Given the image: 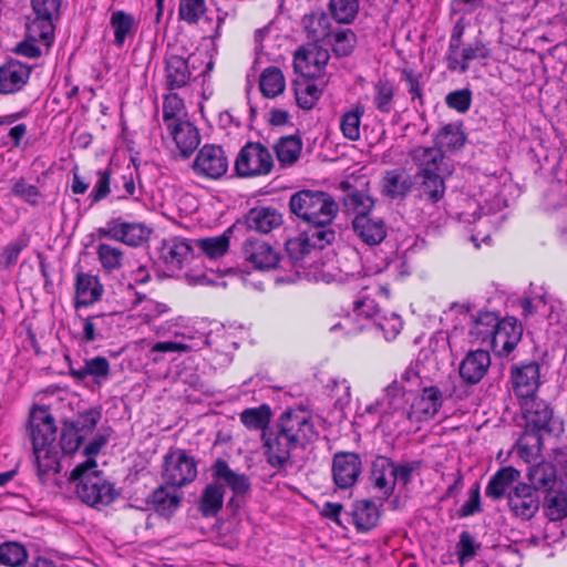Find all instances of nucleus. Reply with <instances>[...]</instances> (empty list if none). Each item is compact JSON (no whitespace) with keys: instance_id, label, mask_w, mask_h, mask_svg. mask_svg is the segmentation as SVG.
<instances>
[{"instance_id":"f257e3e1","label":"nucleus","mask_w":567,"mask_h":567,"mask_svg":"<svg viewBox=\"0 0 567 567\" xmlns=\"http://www.w3.org/2000/svg\"><path fill=\"white\" fill-rule=\"evenodd\" d=\"M316 436L309 413L288 410L281 414L275 427L262 432L267 463L277 470L292 464V452Z\"/></svg>"},{"instance_id":"f03ea898","label":"nucleus","mask_w":567,"mask_h":567,"mask_svg":"<svg viewBox=\"0 0 567 567\" xmlns=\"http://www.w3.org/2000/svg\"><path fill=\"white\" fill-rule=\"evenodd\" d=\"M96 467L95 460H85L73 468L70 478L76 482V494L80 499L100 509L113 503L117 493Z\"/></svg>"},{"instance_id":"7ed1b4c3","label":"nucleus","mask_w":567,"mask_h":567,"mask_svg":"<svg viewBox=\"0 0 567 567\" xmlns=\"http://www.w3.org/2000/svg\"><path fill=\"white\" fill-rule=\"evenodd\" d=\"M290 212L311 226H328L339 210L333 197L319 190H300L289 199Z\"/></svg>"},{"instance_id":"20e7f679","label":"nucleus","mask_w":567,"mask_h":567,"mask_svg":"<svg viewBox=\"0 0 567 567\" xmlns=\"http://www.w3.org/2000/svg\"><path fill=\"white\" fill-rule=\"evenodd\" d=\"M519 406L524 430L547 439H558L565 432L564 421L546 401L529 396L520 401Z\"/></svg>"},{"instance_id":"39448f33","label":"nucleus","mask_w":567,"mask_h":567,"mask_svg":"<svg viewBox=\"0 0 567 567\" xmlns=\"http://www.w3.org/2000/svg\"><path fill=\"white\" fill-rule=\"evenodd\" d=\"M377 297L389 299V288L371 277L363 278L361 290L353 301L352 317L357 322L364 323L365 329H370L374 319L380 316Z\"/></svg>"},{"instance_id":"423d86ee","label":"nucleus","mask_w":567,"mask_h":567,"mask_svg":"<svg viewBox=\"0 0 567 567\" xmlns=\"http://www.w3.org/2000/svg\"><path fill=\"white\" fill-rule=\"evenodd\" d=\"M62 0H31L32 16L29 17L28 31L33 40H43L51 44L54 38V21L59 18Z\"/></svg>"},{"instance_id":"0eeeda50","label":"nucleus","mask_w":567,"mask_h":567,"mask_svg":"<svg viewBox=\"0 0 567 567\" xmlns=\"http://www.w3.org/2000/svg\"><path fill=\"white\" fill-rule=\"evenodd\" d=\"M274 166V159L260 143H248L239 152L235 168L239 176L251 177L267 175Z\"/></svg>"},{"instance_id":"6e6552de","label":"nucleus","mask_w":567,"mask_h":567,"mask_svg":"<svg viewBox=\"0 0 567 567\" xmlns=\"http://www.w3.org/2000/svg\"><path fill=\"white\" fill-rule=\"evenodd\" d=\"M452 392L447 389L440 390L436 385L424 386L421 394L416 396L409 409L402 411L412 422H422L433 419L441 410L446 396Z\"/></svg>"},{"instance_id":"1a4fd4ad","label":"nucleus","mask_w":567,"mask_h":567,"mask_svg":"<svg viewBox=\"0 0 567 567\" xmlns=\"http://www.w3.org/2000/svg\"><path fill=\"white\" fill-rule=\"evenodd\" d=\"M100 237L121 241L131 247H137L147 241L151 230L142 223L125 221L122 218H112L104 227L97 229Z\"/></svg>"},{"instance_id":"9d476101","label":"nucleus","mask_w":567,"mask_h":567,"mask_svg":"<svg viewBox=\"0 0 567 567\" xmlns=\"http://www.w3.org/2000/svg\"><path fill=\"white\" fill-rule=\"evenodd\" d=\"M196 475V462L184 451L176 450L165 456L163 478L166 484L181 487L193 482Z\"/></svg>"},{"instance_id":"9b49d317","label":"nucleus","mask_w":567,"mask_h":567,"mask_svg":"<svg viewBox=\"0 0 567 567\" xmlns=\"http://www.w3.org/2000/svg\"><path fill=\"white\" fill-rule=\"evenodd\" d=\"M183 322L184 319L182 317L167 320L165 323L161 324L155 332L156 334L173 333L178 339L177 341L184 342H190L192 340L202 338L205 341V347H212L221 353H227L229 351L230 344L226 343L227 338L224 329H218L214 332L212 331L208 334L192 331L190 329L181 331L177 328L182 327Z\"/></svg>"},{"instance_id":"f8f14e48","label":"nucleus","mask_w":567,"mask_h":567,"mask_svg":"<svg viewBox=\"0 0 567 567\" xmlns=\"http://www.w3.org/2000/svg\"><path fill=\"white\" fill-rule=\"evenodd\" d=\"M522 336V323L514 317H507L498 320L487 342L496 355L506 357L516 348Z\"/></svg>"},{"instance_id":"ddd939ff","label":"nucleus","mask_w":567,"mask_h":567,"mask_svg":"<svg viewBox=\"0 0 567 567\" xmlns=\"http://www.w3.org/2000/svg\"><path fill=\"white\" fill-rule=\"evenodd\" d=\"M489 56V49L481 41L475 40L470 43H460L455 47H449L445 53V61L450 71H456L464 74L468 71L470 63L474 60H484Z\"/></svg>"},{"instance_id":"4468645a","label":"nucleus","mask_w":567,"mask_h":567,"mask_svg":"<svg viewBox=\"0 0 567 567\" xmlns=\"http://www.w3.org/2000/svg\"><path fill=\"white\" fill-rule=\"evenodd\" d=\"M241 252L247 266L256 270L274 269L280 260L279 252L260 238H247L243 244Z\"/></svg>"},{"instance_id":"2eb2a0df","label":"nucleus","mask_w":567,"mask_h":567,"mask_svg":"<svg viewBox=\"0 0 567 567\" xmlns=\"http://www.w3.org/2000/svg\"><path fill=\"white\" fill-rule=\"evenodd\" d=\"M329 59L327 49L309 43L295 53L293 66L301 76L315 79L322 74Z\"/></svg>"},{"instance_id":"dca6fc26","label":"nucleus","mask_w":567,"mask_h":567,"mask_svg":"<svg viewBox=\"0 0 567 567\" xmlns=\"http://www.w3.org/2000/svg\"><path fill=\"white\" fill-rule=\"evenodd\" d=\"M194 172L209 179H217L226 174L228 159L224 150L216 145H204L193 163Z\"/></svg>"},{"instance_id":"f3484780","label":"nucleus","mask_w":567,"mask_h":567,"mask_svg":"<svg viewBox=\"0 0 567 567\" xmlns=\"http://www.w3.org/2000/svg\"><path fill=\"white\" fill-rule=\"evenodd\" d=\"M197 62L198 59L194 55H189L187 59L174 54L168 55L165 65L167 89L184 87L200 75L203 72H197Z\"/></svg>"},{"instance_id":"a211bd4d","label":"nucleus","mask_w":567,"mask_h":567,"mask_svg":"<svg viewBox=\"0 0 567 567\" xmlns=\"http://www.w3.org/2000/svg\"><path fill=\"white\" fill-rule=\"evenodd\" d=\"M409 155L416 167L415 175L452 174L444 153L439 147L416 146L410 151Z\"/></svg>"},{"instance_id":"6ab92c4d","label":"nucleus","mask_w":567,"mask_h":567,"mask_svg":"<svg viewBox=\"0 0 567 567\" xmlns=\"http://www.w3.org/2000/svg\"><path fill=\"white\" fill-rule=\"evenodd\" d=\"M329 226H313L315 229L310 234L288 240L286 248L291 258L302 259L311 248L322 249L331 244L336 238V233Z\"/></svg>"},{"instance_id":"aec40b11","label":"nucleus","mask_w":567,"mask_h":567,"mask_svg":"<svg viewBox=\"0 0 567 567\" xmlns=\"http://www.w3.org/2000/svg\"><path fill=\"white\" fill-rule=\"evenodd\" d=\"M507 503L511 513L522 520L533 518L539 509V496L526 483H519L508 492Z\"/></svg>"},{"instance_id":"412c9836","label":"nucleus","mask_w":567,"mask_h":567,"mask_svg":"<svg viewBox=\"0 0 567 567\" xmlns=\"http://www.w3.org/2000/svg\"><path fill=\"white\" fill-rule=\"evenodd\" d=\"M362 472V462L358 454L340 452L332 460V478L338 488L352 487Z\"/></svg>"},{"instance_id":"4be33fe9","label":"nucleus","mask_w":567,"mask_h":567,"mask_svg":"<svg viewBox=\"0 0 567 567\" xmlns=\"http://www.w3.org/2000/svg\"><path fill=\"white\" fill-rule=\"evenodd\" d=\"M29 430L33 446L54 445L56 427L53 416L45 408L32 409Z\"/></svg>"},{"instance_id":"5701e85b","label":"nucleus","mask_w":567,"mask_h":567,"mask_svg":"<svg viewBox=\"0 0 567 567\" xmlns=\"http://www.w3.org/2000/svg\"><path fill=\"white\" fill-rule=\"evenodd\" d=\"M440 370L439 353L432 347L420 351L417 360L411 363L402 373L403 382L415 385L423 379H430L431 373Z\"/></svg>"},{"instance_id":"b1692460","label":"nucleus","mask_w":567,"mask_h":567,"mask_svg":"<svg viewBox=\"0 0 567 567\" xmlns=\"http://www.w3.org/2000/svg\"><path fill=\"white\" fill-rule=\"evenodd\" d=\"M31 74V68L18 60H9L0 66V93L13 94L22 90Z\"/></svg>"},{"instance_id":"393cba45","label":"nucleus","mask_w":567,"mask_h":567,"mask_svg":"<svg viewBox=\"0 0 567 567\" xmlns=\"http://www.w3.org/2000/svg\"><path fill=\"white\" fill-rule=\"evenodd\" d=\"M168 136L173 140L181 156H189L199 145L198 130L188 121H181L166 126Z\"/></svg>"},{"instance_id":"a878e982","label":"nucleus","mask_w":567,"mask_h":567,"mask_svg":"<svg viewBox=\"0 0 567 567\" xmlns=\"http://www.w3.org/2000/svg\"><path fill=\"white\" fill-rule=\"evenodd\" d=\"M352 229L355 236L368 246H377L386 237V226L375 216H354Z\"/></svg>"},{"instance_id":"bb28decb","label":"nucleus","mask_w":567,"mask_h":567,"mask_svg":"<svg viewBox=\"0 0 567 567\" xmlns=\"http://www.w3.org/2000/svg\"><path fill=\"white\" fill-rule=\"evenodd\" d=\"M74 307L76 309L94 305L103 295V285L96 276L78 272L74 284Z\"/></svg>"},{"instance_id":"cd10ccee","label":"nucleus","mask_w":567,"mask_h":567,"mask_svg":"<svg viewBox=\"0 0 567 567\" xmlns=\"http://www.w3.org/2000/svg\"><path fill=\"white\" fill-rule=\"evenodd\" d=\"M512 381L515 394L520 401L536 396L539 385V365L536 362H529L514 369Z\"/></svg>"},{"instance_id":"c85d7f7f","label":"nucleus","mask_w":567,"mask_h":567,"mask_svg":"<svg viewBox=\"0 0 567 567\" xmlns=\"http://www.w3.org/2000/svg\"><path fill=\"white\" fill-rule=\"evenodd\" d=\"M413 187V178L404 168L384 172L380 179L381 194L391 199L405 197Z\"/></svg>"},{"instance_id":"c756f323","label":"nucleus","mask_w":567,"mask_h":567,"mask_svg":"<svg viewBox=\"0 0 567 567\" xmlns=\"http://www.w3.org/2000/svg\"><path fill=\"white\" fill-rule=\"evenodd\" d=\"M491 365L489 353L485 350L468 352L460 364V377L468 384L478 383Z\"/></svg>"},{"instance_id":"7c9ffc66","label":"nucleus","mask_w":567,"mask_h":567,"mask_svg":"<svg viewBox=\"0 0 567 567\" xmlns=\"http://www.w3.org/2000/svg\"><path fill=\"white\" fill-rule=\"evenodd\" d=\"M370 481L373 489L382 498H388L395 487L393 462L386 457H378L372 464Z\"/></svg>"},{"instance_id":"2f4dec72","label":"nucleus","mask_w":567,"mask_h":567,"mask_svg":"<svg viewBox=\"0 0 567 567\" xmlns=\"http://www.w3.org/2000/svg\"><path fill=\"white\" fill-rule=\"evenodd\" d=\"M281 224L282 215L274 207L258 206L246 215L247 227L259 233H270Z\"/></svg>"},{"instance_id":"473e14b6","label":"nucleus","mask_w":567,"mask_h":567,"mask_svg":"<svg viewBox=\"0 0 567 567\" xmlns=\"http://www.w3.org/2000/svg\"><path fill=\"white\" fill-rule=\"evenodd\" d=\"M110 372L109 360L100 355L86 359L84 364L80 368L70 369V374L74 380L84 381L86 378L91 377L93 382L99 386L107 381Z\"/></svg>"},{"instance_id":"72a5a7b5","label":"nucleus","mask_w":567,"mask_h":567,"mask_svg":"<svg viewBox=\"0 0 567 567\" xmlns=\"http://www.w3.org/2000/svg\"><path fill=\"white\" fill-rule=\"evenodd\" d=\"M212 471L217 483L227 485L236 495L245 494L250 488L249 478L243 473L233 471L221 458L215 461Z\"/></svg>"},{"instance_id":"f704fd0d","label":"nucleus","mask_w":567,"mask_h":567,"mask_svg":"<svg viewBox=\"0 0 567 567\" xmlns=\"http://www.w3.org/2000/svg\"><path fill=\"white\" fill-rule=\"evenodd\" d=\"M110 25L114 34L113 43L117 48H122L126 40L134 39L138 28L135 17L123 10L112 12Z\"/></svg>"},{"instance_id":"c9c22d12","label":"nucleus","mask_w":567,"mask_h":567,"mask_svg":"<svg viewBox=\"0 0 567 567\" xmlns=\"http://www.w3.org/2000/svg\"><path fill=\"white\" fill-rule=\"evenodd\" d=\"M33 455L41 482L60 471V452L56 445L33 446Z\"/></svg>"},{"instance_id":"e433bc0d","label":"nucleus","mask_w":567,"mask_h":567,"mask_svg":"<svg viewBox=\"0 0 567 567\" xmlns=\"http://www.w3.org/2000/svg\"><path fill=\"white\" fill-rule=\"evenodd\" d=\"M193 247L187 239L174 237L165 240L161 248V258L172 268H181L192 256Z\"/></svg>"},{"instance_id":"4c0bfd02","label":"nucleus","mask_w":567,"mask_h":567,"mask_svg":"<svg viewBox=\"0 0 567 567\" xmlns=\"http://www.w3.org/2000/svg\"><path fill=\"white\" fill-rule=\"evenodd\" d=\"M447 176L444 174L414 175L413 183H415L422 198L431 203H437L445 194V178Z\"/></svg>"},{"instance_id":"58836bf2","label":"nucleus","mask_w":567,"mask_h":567,"mask_svg":"<svg viewBox=\"0 0 567 567\" xmlns=\"http://www.w3.org/2000/svg\"><path fill=\"white\" fill-rule=\"evenodd\" d=\"M351 516L357 529L368 532L377 526L380 512L372 501L363 499L353 504Z\"/></svg>"},{"instance_id":"ea45409f","label":"nucleus","mask_w":567,"mask_h":567,"mask_svg":"<svg viewBox=\"0 0 567 567\" xmlns=\"http://www.w3.org/2000/svg\"><path fill=\"white\" fill-rule=\"evenodd\" d=\"M530 486L537 491H544L547 494L554 491L557 484L556 468L550 463L542 462L529 467L527 473Z\"/></svg>"},{"instance_id":"a19ab883","label":"nucleus","mask_w":567,"mask_h":567,"mask_svg":"<svg viewBox=\"0 0 567 567\" xmlns=\"http://www.w3.org/2000/svg\"><path fill=\"white\" fill-rule=\"evenodd\" d=\"M519 478V472L514 467L498 470L488 481L485 494L492 499H501L508 487Z\"/></svg>"},{"instance_id":"79ce46f5","label":"nucleus","mask_w":567,"mask_h":567,"mask_svg":"<svg viewBox=\"0 0 567 567\" xmlns=\"http://www.w3.org/2000/svg\"><path fill=\"white\" fill-rule=\"evenodd\" d=\"M302 150V141L296 135L280 137L274 145V152L282 166L296 163Z\"/></svg>"},{"instance_id":"37998d69","label":"nucleus","mask_w":567,"mask_h":567,"mask_svg":"<svg viewBox=\"0 0 567 567\" xmlns=\"http://www.w3.org/2000/svg\"><path fill=\"white\" fill-rule=\"evenodd\" d=\"M96 256L102 269L106 272L120 270L125 262V251L109 243L97 244Z\"/></svg>"},{"instance_id":"c03bdc74","label":"nucleus","mask_w":567,"mask_h":567,"mask_svg":"<svg viewBox=\"0 0 567 567\" xmlns=\"http://www.w3.org/2000/svg\"><path fill=\"white\" fill-rule=\"evenodd\" d=\"M224 503V486L217 482L208 484L202 492L199 511L206 517L216 515Z\"/></svg>"},{"instance_id":"a18cd8bd","label":"nucleus","mask_w":567,"mask_h":567,"mask_svg":"<svg viewBox=\"0 0 567 567\" xmlns=\"http://www.w3.org/2000/svg\"><path fill=\"white\" fill-rule=\"evenodd\" d=\"M302 23L308 38L313 43L322 41L331 34L329 31L330 19L324 12H311L305 16Z\"/></svg>"},{"instance_id":"49530a36","label":"nucleus","mask_w":567,"mask_h":567,"mask_svg":"<svg viewBox=\"0 0 567 567\" xmlns=\"http://www.w3.org/2000/svg\"><path fill=\"white\" fill-rule=\"evenodd\" d=\"M229 233L228 230L219 236L196 239L195 245L208 259L216 260L229 249Z\"/></svg>"},{"instance_id":"de8ad7c7","label":"nucleus","mask_w":567,"mask_h":567,"mask_svg":"<svg viewBox=\"0 0 567 567\" xmlns=\"http://www.w3.org/2000/svg\"><path fill=\"white\" fill-rule=\"evenodd\" d=\"M546 439L524 430L516 444L518 456L527 463L532 462L540 454Z\"/></svg>"},{"instance_id":"09e8293b","label":"nucleus","mask_w":567,"mask_h":567,"mask_svg":"<svg viewBox=\"0 0 567 567\" xmlns=\"http://www.w3.org/2000/svg\"><path fill=\"white\" fill-rule=\"evenodd\" d=\"M363 114L364 106L357 104L341 115L340 130L342 135L349 141H358L360 138V125Z\"/></svg>"},{"instance_id":"8fccbe9b","label":"nucleus","mask_w":567,"mask_h":567,"mask_svg":"<svg viewBox=\"0 0 567 567\" xmlns=\"http://www.w3.org/2000/svg\"><path fill=\"white\" fill-rule=\"evenodd\" d=\"M435 146L442 150L451 148L457 150L465 143V134L462 131L461 124L450 123L444 125L434 136Z\"/></svg>"},{"instance_id":"3c124183","label":"nucleus","mask_w":567,"mask_h":567,"mask_svg":"<svg viewBox=\"0 0 567 567\" xmlns=\"http://www.w3.org/2000/svg\"><path fill=\"white\" fill-rule=\"evenodd\" d=\"M321 89L312 81L305 78L296 83L295 95L299 107L311 110L321 96Z\"/></svg>"},{"instance_id":"603ef678","label":"nucleus","mask_w":567,"mask_h":567,"mask_svg":"<svg viewBox=\"0 0 567 567\" xmlns=\"http://www.w3.org/2000/svg\"><path fill=\"white\" fill-rule=\"evenodd\" d=\"M261 93L266 97H275L285 90V78L282 72L275 66L267 68L262 71L259 79Z\"/></svg>"},{"instance_id":"864d4df0","label":"nucleus","mask_w":567,"mask_h":567,"mask_svg":"<svg viewBox=\"0 0 567 567\" xmlns=\"http://www.w3.org/2000/svg\"><path fill=\"white\" fill-rule=\"evenodd\" d=\"M373 104L381 113H390L392 111L395 87L388 79H379L373 85Z\"/></svg>"},{"instance_id":"5fc2aeb1","label":"nucleus","mask_w":567,"mask_h":567,"mask_svg":"<svg viewBox=\"0 0 567 567\" xmlns=\"http://www.w3.org/2000/svg\"><path fill=\"white\" fill-rule=\"evenodd\" d=\"M132 308H140V317L147 323L169 311L167 305L148 299L140 293H136L135 300L132 301Z\"/></svg>"},{"instance_id":"6e6d98bb","label":"nucleus","mask_w":567,"mask_h":567,"mask_svg":"<svg viewBox=\"0 0 567 567\" xmlns=\"http://www.w3.org/2000/svg\"><path fill=\"white\" fill-rule=\"evenodd\" d=\"M544 511L550 520H560L567 517V494L560 491H551L546 494Z\"/></svg>"},{"instance_id":"4d7b16f0","label":"nucleus","mask_w":567,"mask_h":567,"mask_svg":"<svg viewBox=\"0 0 567 567\" xmlns=\"http://www.w3.org/2000/svg\"><path fill=\"white\" fill-rule=\"evenodd\" d=\"M270 408L262 404L258 408H249L244 410L239 417L241 423L249 430H261L267 426L270 421Z\"/></svg>"},{"instance_id":"13d9d810","label":"nucleus","mask_w":567,"mask_h":567,"mask_svg":"<svg viewBox=\"0 0 567 567\" xmlns=\"http://www.w3.org/2000/svg\"><path fill=\"white\" fill-rule=\"evenodd\" d=\"M498 318L495 313L485 311L480 312L477 318L474 321V324L470 331V334L482 343L487 342L489 339L493 329H495Z\"/></svg>"},{"instance_id":"bf43d9fd","label":"nucleus","mask_w":567,"mask_h":567,"mask_svg":"<svg viewBox=\"0 0 567 567\" xmlns=\"http://www.w3.org/2000/svg\"><path fill=\"white\" fill-rule=\"evenodd\" d=\"M374 328L383 333L386 341L394 340L403 328V321L396 313L380 315L370 326V329Z\"/></svg>"},{"instance_id":"052dcab7","label":"nucleus","mask_w":567,"mask_h":567,"mask_svg":"<svg viewBox=\"0 0 567 567\" xmlns=\"http://www.w3.org/2000/svg\"><path fill=\"white\" fill-rule=\"evenodd\" d=\"M206 11V0H179L178 2V18L187 24H197Z\"/></svg>"},{"instance_id":"680f3d73","label":"nucleus","mask_w":567,"mask_h":567,"mask_svg":"<svg viewBox=\"0 0 567 567\" xmlns=\"http://www.w3.org/2000/svg\"><path fill=\"white\" fill-rule=\"evenodd\" d=\"M205 347V341L202 338L196 340H192L190 342L184 341H161L156 342L152 346V353H166V352H178V353H187L194 352L203 349Z\"/></svg>"},{"instance_id":"e2e57ef3","label":"nucleus","mask_w":567,"mask_h":567,"mask_svg":"<svg viewBox=\"0 0 567 567\" xmlns=\"http://www.w3.org/2000/svg\"><path fill=\"white\" fill-rule=\"evenodd\" d=\"M25 548L14 542H7L0 545V564L9 567H18L27 561Z\"/></svg>"},{"instance_id":"0e129e2a","label":"nucleus","mask_w":567,"mask_h":567,"mask_svg":"<svg viewBox=\"0 0 567 567\" xmlns=\"http://www.w3.org/2000/svg\"><path fill=\"white\" fill-rule=\"evenodd\" d=\"M186 115L183 100L175 93L165 95L163 102V122L165 126L184 121Z\"/></svg>"},{"instance_id":"69168bd1","label":"nucleus","mask_w":567,"mask_h":567,"mask_svg":"<svg viewBox=\"0 0 567 567\" xmlns=\"http://www.w3.org/2000/svg\"><path fill=\"white\" fill-rule=\"evenodd\" d=\"M547 306L549 308V312L547 315L549 332L558 336L567 331V312L561 301L549 299Z\"/></svg>"},{"instance_id":"338daca9","label":"nucleus","mask_w":567,"mask_h":567,"mask_svg":"<svg viewBox=\"0 0 567 567\" xmlns=\"http://www.w3.org/2000/svg\"><path fill=\"white\" fill-rule=\"evenodd\" d=\"M329 37L332 50L339 56L349 55L357 44V37L350 29H340Z\"/></svg>"},{"instance_id":"774afa93","label":"nucleus","mask_w":567,"mask_h":567,"mask_svg":"<svg viewBox=\"0 0 567 567\" xmlns=\"http://www.w3.org/2000/svg\"><path fill=\"white\" fill-rule=\"evenodd\" d=\"M480 548V543L468 532H462L456 544V555L460 565L464 566L473 560Z\"/></svg>"}]
</instances>
